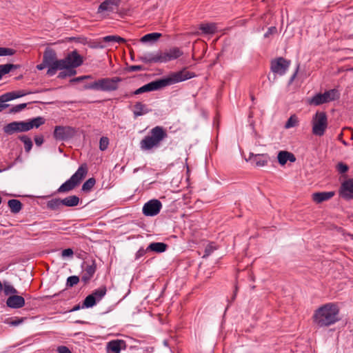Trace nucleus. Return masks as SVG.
<instances>
[{"instance_id": "46", "label": "nucleus", "mask_w": 353, "mask_h": 353, "mask_svg": "<svg viewBox=\"0 0 353 353\" xmlns=\"http://www.w3.org/2000/svg\"><path fill=\"white\" fill-rule=\"evenodd\" d=\"M4 293L6 295H8L10 294H17V290L12 285H4Z\"/></svg>"}, {"instance_id": "6", "label": "nucleus", "mask_w": 353, "mask_h": 353, "mask_svg": "<svg viewBox=\"0 0 353 353\" xmlns=\"http://www.w3.org/2000/svg\"><path fill=\"white\" fill-rule=\"evenodd\" d=\"M88 173V165L86 163L81 164L76 172L65 183H63L57 190V193L68 192L78 186L81 181L85 177Z\"/></svg>"}, {"instance_id": "24", "label": "nucleus", "mask_w": 353, "mask_h": 353, "mask_svg": "<svg viewBox=\"0 0 353 353\" xmlns=\"http://www.w3.org/2000/svg\"><path fill=\"white\" fill-rule=\"evenodd\" d=\"M199 30L203 34H214L217 31V26L215 23H201L199 26Z\"/></svg>"}, {"instance_id": "12", "label": "nucleus", "mask_w": 353, "mask_h": 353, "mask_svg": "<svg viewBox=\"0 0 353 353\" xmlns=\"http://www.w3.org/2000/svg\"><path fill=\"white\" fill-rule=\"evenodd\" d=\"M3 130L7 135L29 131L26 121H12L5 125L3 128Z\"/></svg>"}, {"instance_id": "1", "label": "nucleus", "mask_w": 353, "mask_h": 353, "mask_svg": "<svg viewBox=\"0 0 353 353\" xmlns=\"http://www.w3.org/2000/svg\"><path fill=\"white\" fill-rule=\"evenodd\" d=\"M195 77L194 72L187 70L185 68L176 72L171 73L168 77L151 81L142 87L137 89L131 94L125 93L123 94L125 99H128L132 95L140 94L144 92L160 90L168 85H170L179 82L184 81Z\"/></svg>"}, {"instance_id": "19", "label": "nucleus", "mask_w": 353, "mask_h": 353, "mask_svg": "<svg viewBox=\"0 0 353 353\" xmlns=\"http://www.w3.org/2000/svg\"><path fill=\"white\" fill-rule=\"evenodd\" d=\"M97 270V264L94 260L92 261L90 265H87L83 271V274L81 276V281L85 283H88L92 277L94 276Z\"/></svg>"}, {"instance_id": "40", "label": "nucleus", "mask_w": 353, "mask_h": 353, "mask_svg": "<svg viewBox=\"0 0 353 353\" xmlns=\"http://www.w3.org/2000/svg\"><path fill=\"white\" fill-rule=\"evenodd\" d=\"M79 282V277L78 276H70L67 279L66 287L72 288Z\"/></svg>"}, {"instance_id": "28", "label": "nucleus", "mask_w": 353, "mask_h": 353, "mask_svg": "<svg viewBox=\"0 0 353 353\" xmlns=\"http://www.w3.org/2000/svg\"><path fill=\"white\" fill-rule=\"evenodd\" d=\"M45 121V119L41 117H37L36 118H33L32 119L28 121H26L28 130H30L34 128H38L41 125L44 124Z\"/></svg>"}, {"instance_id": "4", "label": "nucleus", "mask_w": 353, "mask_h": 353, "mask_svg": "<svg viewBox=\"0 0 353 353\" xmlns=\"http://www.w3.org/2000/svg\"><path fill=\"white\" fill-rule=\"evenodd\" d=\"M122 81L119 77H106L87 83L83 86L85 90H93L103 92H112L118 90L119 83Z\"/></svg>"}, {"instance_id": "42", "label": "nucleus", "mask_w": 353, "mask_h": 353, "mask_svg": "<svg viewBox=\"0 0 353 353\" xmlns=\"http://www.w3.org/2000/svg\"><path fill=\"white\" fill-rule=\"evenodd\" d=\"M109 145V139L106 137H102L99 141V149L101 151L105 150Z\"/></svg>"}, {"instance_id": "17", "label": "nucleus", "mask_w": 353, "mask_h": 353, "mask_svg": "<svg viewBox=\"0 0 353 353\" xmlns=\"http://www.w3.org/2000/svg\"><path fill=\"white\" fill-rule=\"evenodd\" d=\"M250 161H252V162L257 167H263L268 164L270 161V157L268 154H254L252 152H250L249 154Z\"/></svg>"}, {"instance_id": "3", "label": "nucleus", "mask_w": 353, "mask_h": 353, "mask_svg": "<svg viewBox=\"0 0 353 353\" xmlns=\"http://www.w3.org/2000/svg\"><path fill=\"white\" fill-rule=\"evenodd\" d=\"M168 137L166 130L161 126L153 128L150 134L140 142V147L143 150H150L158 148L161 142Z\"/></svg>"}, {"instance_id": "2", "label": "nucleus", "mask_w": 353, "mask_h": 353, "mask_svg": "<svg viewBox=\"0 0 353 353\" xmlns=\"http://www.w3.org/2000/svg\"><path fill=\"white\" fill-rule=\"evenodd\" d=\"M339 315V308L337 305L329 303L314 310L312 321L318 328L329 327L340 320Z\"/></svg>"}, {"instance_id": "32", "label": "nucleus", "mask_w": 353, "mask_h": 353, "mask_svg": "<svg viewBox=\"0 0 353 353\" xmlns=\"http://www.w3.org/2000/svg\"><path fill=\"white\" fill-rule=\"evenodd\" d=\"M107 292V288L105 286H101L98 289L94 290L90 295H92L97 301H100Z\"/></svg>"}, {"instance_id": "62", "label": "nucleus", "mask_w": 353, "mask_h": 353, "mask_svg": "<svg viewBox=\"0 0 353 353\" xmlns=\"http://www.w3.org/2000/svg\"><path fill=\"white\" fill-rule=\"evenodd\" d=\"M343 130L349 131L350 132V138L351 139H353V129H352L351 128H344Z\"/></svg>"}, {"instance_id": "49", "label": "nucleus", "mask_w": 353, "mask_h": 353, "mask_svg": "<svg viewBox=\"0 0 353 353\" xmlns=\"http://www.w3.org/2000/svg\"><path fill=\"white\" fill-rule=\"evenodd\" d=\"M148 250H146V249H143V248H141L135 254V259L137 260L140 259L141 256L145 254L146 252Z\"/></svg>"}, {"instance_id": "25", "label": "nucleus", "mask_w": 353, "mask_h": 353, "mask_svg": "<svg viewBox=\"0 0 353 353\" xmlns=\"http://www.w3.org/2000/svg\"><path fill=\"white\" fill-rule=\"evenodd\" d=\"M150 111L151 110L148 109L146 105L143 104L142 102H136L134 105L133 110L134 117L137 118L138 117L145 114L150 112Z\"/></svg>"}, {"instance_id": "22", "label": "nucleus", "mask_w": 353, "mask_h": 353, "mask_svg": "<svg viewBox=\"0 0 353 353\" xmlns=\"http://www.w3.org/2000/svg\"><path fill=\"white\" fill-rule=\"evenodd\" d=\"M122 346L125 347V343L123 340H113L108 343L107 349L108 353H120Z\"/></svg>"}, {"instance_id": "9", "label": "nucleus", "mask_w": 353, "mask_h": 353, "mask_svg": "<svg viewBox=\"0 0 353 353\" xmlns=\"http://www.w3.org/2000/svg\"><path fill=\"white\" fill-rule=\"evenodd\" d=\"M340 93L336 89H331L325 91L323 94H316L308 100L310 105H320L339 99Z\"/></svg>"}, {"instance_id": "37", "label": "nucleus", "mask_w": 353, "mask_h": 353, "mask_svg": "<svg viewBox=\"0 0 353 353\" xmlns=\"http://www.w3.org/2000/svg\"><path fill=\"white\" fill-rule=\"evenodd\" d=\"M299 118L296 114H292L290 117L285 124V128L289 129L296 127L299 125Z\"/></svg>"}, {"instance_id": "31", "label": "nucleus", "mask_w": 353, "mask_h": 353, "mask_svg": "<svg viewBox=\"0 0 353 353\" xmlns=\"http://www.w3.org/2000/svg\"><path fill=\"white\" fill-rule=\"evenodd\" d=\"M161 37V34L159 32L149 33L142 37L140 39V41L142 43L154 42L157 41Z\"/></svg>"}, {"instance_id": "60", "label": "nucleus", "mask_w": 353, "mask_h": 353, "mask_svg": "<svg viewBox=\"0 0 353 353\" xmlns=\"http://www.w3.org/2000/svg\"><path fill=\"white\" fill-rule=\"evenodd\" d=\"M9 106V104H6L4 103H0V112L5 110L6 108Z\"/></svg>"}, {"instance_id": "39", "label": "nucleus", "mask_w": 353, "mask_h": 353, "mask_svg": "<svg viewBox=\"0 0 353 353\" xmlns=\"http://www.w3.org/2000/svg\"><path fill=\"white\" fill-rule=\"evenodd\" d=\"M288 151H280L278 154V156H277V159H278V161L279 163L281 165H285L287 161H288Z\"/></svg>"}, {"instance_id": "61", "label": "nucleus", "mask_w": 353, "mask_h": 353, "mask_svg": "<svg viewBox=\"0 0 353 353\" xmlns=\"http://www.w3.org/2000/svg\"><path fill=\"white\" fill-rule=\"evenodd\" d=\"M80 308H82L79 304H77L73 307L72 309L70 310V312H74L79 310Z\"/></svg>"}, {"instance_id": "20", "label": "nucleus", "mask_w": 353, "mask_h": 353, "mask_svg": "<svg viewBox=\"0 0 353 353\" xmlns=\"http://www.w3.org/2000/svg\"><path fill=\"white\" fill-rule=\"evenodd\" d=\"M28 93L23 90H18L5 93L0 96V103H6L11 100L23 97Z\"/></svg>"}, {"instance_id": "33", "label": "nucleus", "mask_w": 353, "mask_h": 353, "mask_svg": "<svg viewBox=\"0 0 353 353\" xmlns=\"http://www.w3.org/2000/svg\"><path fill=\"white\" fill-rule=\"evenodd\" d=\"M19 67V65H14L11 63L0 65V79H1L4 74L9 73L12 69H17Z\"/></svg>"}, {"instance_id": "56", "label": "nucleus", "mask_w": 353, "mask_h": 353, "mask_svg": "<svg viewBox=\"0 0 353 353\" xmlns=\"http://www.w3.org/2000/svg\"><path fill=\"white\" fill-rule=\"evenodd\" d=\"M46 67H48L47 65H46V63L43 62V60L42 61V63H40V64H38L37 65V68L39 70H43L44 68H46Z\"/></svg>"}, {"instance_id": "30", "label": "nucleus", "mask_w": 353, "mask_h": 353, "mask_svg": "<svg viewBox=\"0 0 353 353\" xmlns=\"http://www.w3.org/2000/svg\"><path fill=\"white\" fill-rule=\"evenodd\" d=\"M61 205H63L62 200L59 198L52 199L46 203L47 208L51 210H58Z\"/></svg>"}, {"instance_id": "36", "label": "nucleus", "mask_w": 353, "mask_h": 353, "mask_svg": "<svg viewBox=\"0 0 353 353\" xmlns=\"http://www.w3.org/2000/svg\"><path fill=\"white\" fill-rule=\"evenodd\" d=\"M97 302L98 301H97V300L92 295L89 294L84 299L83 304L81 305V307L82 308L92 307L93 306H94L97 304Z\"/></svg>"}, {"instance_id": "55", "label": "nucleus", "mask_w": 353, "mask_h": 353, "mask_svg": "<svg viewBox=\"0 0 353 353\" xmlns=\"http://www.w3.org/2000/svg\"><path fill=\"white\" fill-rule=\"evenodd\" d=\"M299 69V65H298V66H297V68H296V71H295V72H294V73L292 74V76L290 77V81H289V83H292L293 82V81L294 80V79H295V77H296V74H297V73H298Z\"/></svg>"}, {"instance_id": "57", "label": "nucleus", "mask_w": 353, "mask_h": 353, "mask_svg": "<svg viewBox=\"0 0 353 353\" xmlns=\"http://www.w3.org/2000/svg\"><path fill=\"white\" fill-rule=\"evenodd\" d=\"M67 77H68V74H67L66 70L65 71H62V72H59V74L58 75V78H59V79H65Z\"/></svg>"}, {"instance_id": "48", "label": "nucleus", "mask_w": 353, "mask_h": 353, "mask_svg": "<svg viewBox=\"0 0 353 353\" xmlns=\"http://www.w3.org/2000/svg\"><path fill=\"white\" fill-rule=\"evenodd\" d=\"M73 254H74V252H73L72 249L67 248L62 251L61 255L63 257H66V256H72L73 255Z\"/></svg>"}, {"instance_id": "26", "label": "nucleus", "mask_w": 353, "mask_h": 353, "mask_svg": "<svg viewBox=\"0 0 353 353\" xmlns=\"http://www.w3.org/2000/svg\"><path fill=\"white\" fill-rule=\"evenodd\" d=\"M168 245L165 243L162 242H154L151 243L148 248H146V250L152 251L157 253H162L164 252L167 248Z\"/></svg>"}, {"instance_id": "21", "label": "nucleus", "mask_w": 353, "mask_h": 353, "mask_svg": "<svg viewBox=\"0 0 353 353\" xmlns=\"http://www.w3.org/2000/svg\"><path fill=\"white\" fill-rule=\"evenodd\" d=\"M334 194V191L315 192L312 194V200L316 203H321L325 201L330 200Z\"/></svg>"}, {"instance_id": "58", "label": "nucleus", "mask_w": 353, "mask_h": 353, "mask_svg": "<svg viewBox=\"0 0 353 353\" xmlns=\"http://www.w3.org/2000/svg\"><path fill=\"white\" fill-rule=\"evenodd\" d=\"M84 79H85V77L83 76H81V77L74 78V79H71L70 81L71 82H79Z\"/></svg>"}, {"instance_id": "38", "label": "nucleus", "mask_w": 353, "mask_h": 353, "mask_svg": "<svg viewBox=\"0 0 353 353\" xmlns=\"http://www.w3.org/2000/svg\"><path fill=\"white\" fill-rule=\"evenodd\" d=\"M103 40L105 42L113 41V42H117V43H125L126 42V40L124 38L121 37L117 36V35H108V36L104 37Z\"/></svg>"}, {"instance_id": "29", "label": "nucleus", "mask_w": 353, "mask_h": 353, "mask_svg": "<svg viewBox=\"0 0 353 353\" xmlns=\"http://www.w3.org/2000/svg\"><path fill=\"white\" fill-rule=\"evenodd\" d=\"M8 205L10 209V211L14 214L19 212L22 208L21 202L17 199L9 200L8 202Z\"/></svg>"}, {"instance_id": "45", "label": "nucleus", "mask_w": 353, "mask_h": 353, "mask_svg": "<svg viewBox=\"0 0 353 353\" xmlns=\"http://www.w3.org/2000/svg\"><path fill=\"white\" fill-rule=\"evenodd\" d=\"M27 106V103H21V104H18V105H16L14 106H13L10 110V113H17V112H19L20 111H21L22 110H23L25 108H26Z\"/></svg>"}, {"instance_id": "47", "label": "nucleus", "mask_w": 353, "mask_h": 353, "mask_svg": "<svg viewBox=\"0 0 353 353\" xmlns=\"http://www.w3.org/2000/svg\"><path fill=\"white\" fill-rule=\"evenodd\" d=\"M143 70L144 68L142 65H130L127 68L128 72L141 71Z\"/></svg>"}, {"instance_id": "13", "label": "nucleus", "mask_w": 353, "mask_h": 353, "mask_svg": "<svg viewBox=\"0 0 353 353\" xmlns=\"http://www.w3.org/2000/svg\"><path fill=\"white\" fill-rule=\"evenodd\" d=\"M162 208V203L157 199H152L145 203L143 207V214L147 216L157 215Z\"/></svg>"}, {"instance_id": "51", "label": "nucleus", "mask_w": 353, "mask_h": 353, "mask_svg": "<svg viewBox=\"0 0 353 353\" xmlns=\"http://www.w3.org/2000/svg\"><path fill=\"white\" fill-rule=\"evenodd\" d=\"M34 141L37 146L41 145L44 141L43 136V135L36 136L34 137Z\"/></svg>"}, {"instance_id": "23", "label": "nucleus", "mask_w": 353, "mask_h": 353, "mask_svg": "<svg viewBox=\"0 0 353 353\" xmlns=\"http://www.w3.org/2000/svg\"><path fill=\"white\" fill-rule=\"evenodd\" d=\"M139 59L145 63H161L159 51L156 54H145L139 57Z\"/></svg>"}, {"instance_id": "59", "label": "nucleus", "mask_w": 353, "mask_h": 353, "mask_svg": "<svg viewBox=\"0 0 353 353\" xmlns=\"http://www.w3.org/2000/svg\"><path fill=\"white\" fill-rule=\"evenodd\" d=\"M343 133L341 132L338 136V139L342 142V143L345 145H347V143L343 139Z\"/></svg>"}, {"instance_id": "7", "label": "nucleus", "mask_w": 353, "mask_h": 353, "mask_svg": "<svg viewBox=\"0 0 353 353\" xmlns=\"http://www.w3.org/2000/svg\"><path fill=\"white\" fill-rule=\"evenodd\" d=\"M65 68L63 70H66L68 77H72L77 74L75 68L81 66L83 63V57L80 55L75 50H73L65 56L64 58Z\"/></svg>"}, {"instance_id": "64", "label": "nucleus", "mask_w": 353, "mask_h": 353, "mask_svg": "<svg viewBox=\"0 0 353 353\" xmlns=\"http://www.w3.org/2000/svg\"><path fill=\"white\" fill-rule=\"evenodd\" d=\"M237 290H238V287H237V285H236V286H235V290H234V296H233L232 299H235V296H236V294Z\"/></svg>"}, {"instance_id": "43", "label": "nucleus", "mask_w": 353, "mask_h": 353, "mask_svg": "<svg viewBox=\"0 0 353 353\" xmlns=\"http://www.w3.org/2000/svg\"><path fill=\"white\" fill-rule=\"evenodd\" d=\"M216 248L214 246L213 243H209L205 248L204 254L203 256V258L208 257L210 256Z\"/></svg>"}, {"instance_id": "50", "label": "nucleus", "mask_w": 353, "mask_h": 353, "mask_svg": "<svg viewBox=\"0 0 353 353\" xmlns=\"http://www.w3.org/2000/svg\"><path fill=\"white\" fill-rule=\"evenodd\" d=\"M57 352L59 353H72L68 347L64 345L59 346L57 348Z\"/></svg>"}, {"instance_id": "5", "label": "nucleus", "mask_w": 353, "mask_h": 353, "mask_svg": "<svg viewBox=\"0 0 353 353\" xmlns=\"http://www.w3.org/2000/svg\"><path fill=\"white\" fill-rule=\"evenodd\" d=\"M43 60L46 65H48L47 74L53 76L57 70H62L65 68L64 59H57V53L54 50L50 48H46L43 52Z\"/></svg>"}, {"instance_id": "53", "label": "nucleus", "mask_w": 353, "mask_h": 353, "mask_svg": "<svg viewBox=\"0 0 353 353\" xmlns=\"http://www.w3.org/2000/svg\"><path fill=\"white\" fill-rule=\"evenodd\" d=\"M69 41H74L75 42L84 43V39L81 37H70Z\"/></svg>"}, {"instance_id": "14", "label": "nucleus", "mask_w": 353, "mask_h": 353, "mask_svg": "<svg viewBox=\"0 0 353 353\" xmlns=\"http://www.w3.org/2000/svg\"><path fill=\"white\" fill-rule=\"evenodd\" d=\"M121 0H105L98 7L97 13L103 17H106L105 13L113 12L117 10Z\"/></svg>"}, {"instance_id": "27", "label": "nucleus", "mask_w": 353, "mask_h": 353, "mask_svg": "<svg viewBox=\"0 0 353 353\" xmlns=\"http://www.w3.org/2000/svg\"><path fill=\"white\" fill-rule=\"evenodd\" d=\"M63 205L67 206V207H74L78 205L79 203V196L76 195H72L67 196L64 199H61Z\"/></svg>"}, {"instance_id": "52", "label": "nucleus", "mask_w": 353, "mask_h": 353, "mask_svg": "<svg viewBox=\"0 0 353 353\" xmlns=\"http://www.w3.org/2000/svg\"><path fill=\"white\" fill-rule=\"evenodd\" d=\"M276 28L274 26H272L268 28V31L265 33L264 37L267 38L270 34H274L276 32Z\"/></svg>"}, {"instance_id": "41", "label": "nucleus", "mask_w": 353, "mask_h": 353, "mask_svg": "<svg viewBox=\"0 0 353 353\" xmlns=\"http://www.w3.org/2000/svg\"><path fill=\"white\" fill-rule=\"evenodd\" d=\"M16 53V50L9 48L0 47V56H12Z\"/></svg>"}, {"instance_id": "34", "label": "nucleus", "mask_w": 353, "mask_h": 353, "mask_svg": "<svg viewBox=\"0 0 353 353\" xmlns=\"http://www.w3.org/2000/svg\"><path fill=\"white\" fill-rule=\"evenodd\" d=\"M18 139L24 143L25 151L29 152L32 148V141L27 135H19Z\"/></svg>"}, {"instance_id": "15", "label": "nucleus", "mask_w": 353, "mask_h": 353, "mask_svg": "<svg viewBox=\"0 0 353 353\" xmlns=\"http://www.w3.org/2000/svg\"><path fill=\"white\" fill-rule=\"evenodd\" d=\"M339 193L341 198L347 201L353 199V178L342 183Z\"/></svg>"}, {"instance_id": "35", "label": "nucleus", "mask_w": 353, "mask_h": 353, "mask_svg": "<svg viewBox=\"0 0 353 353\" xmlns=\"http://www.w3.org/2000/svg\"><path fill=\"white\" fill-rule=\"evenodd\" d=\"M96 183V179L94 177L88 179L82 185L81 190L83 192H89L93 188Z\"/></svg>"}, {"instance_id": "8", "label": "nucleus", "mask_w": 353, "mask_h": 353, "mask_svg": "<svg viewBox=\"0 0 353 353\" xmlns=\"http://www.w3.org/2000/svg\"><path fill=\"white\" fill-rule=\"evenodd\" d=\"M312 134L315 136L324 135L327 128V117L325 112H316L312 120Z\"/></svg>"}, {"instance_id": "54", "label": "nucleus", "mask_w": 353, "mask_h": 353, "mask_svg": "<svg viewBox=\"0 0 353 353\" xmlns=\"http://www.w3.org/2000/svg\"><path fill=\"white\" fill-rule=\"evenodd\" d=\"M287 157H288V161H289L290 162H294L296 161L295 156L294 155V154H292L291 152H288V155Z\"/></svg>"}, {"instance_id": "11", "label": "nucleus", "mask_w": 353, "mask_h": 353, "mask_svg": "<svg viewBox=\"0 0 353 353\" xmlns=\"http://www.w3.org/2000/svg\"><path fill=\"white\" fill-rule=\"evenodd\" d=\"M290 65V61L280 57L271 61L270 70L274 74L283 75L288 70Z\"/></svg>"}, {"instance_id": "10", "label": "nucleus", "mask_w": 353, "mask_h": 353, "mask_svg": "<svg viewBox=\"0 0 353 353\" xmlns=\"http://www.w3.org/2000/svg\"><path fill=\"white\" fill-rule=\"evenodd\" d=\"M76 132L74 128L68 125H57L54 130L53 137L57 141H67L72 139Z\"/></svg>"}, {"instance_id": "44", "label": "nucleus", "mask_w": 353, "mask_h": 353, "mask_svg": "<svg viewBox=\"0 0 353 353\" xmlns=\"http://www.w3.org/2000/svg\"><path fill=\"white\" fill-rule=\"evenodd\" d=\"M337 171L341 174L347 172L349 170V167L343 162H339L336 165Z\"/></svg>"}, {"instance_id": "63", "label": "nucleus", "mask_w": 353, "mask_h": 353, "mask_svg": "<svg viewBox=\"0 0 353 353\" xmlns=\"http://www.w3.org/2000/svg\"><path fill=\"white\" fill-rule=\"evenodd\" d=\"M63 292V291H61V292H59V293L54 294H53V295L46 296V298H47V299H51V298H52V297H54V296H59V295L60 294H61Z\"/></svg>"}, {"instance_id": "18", "label": "nucleus", "mask_w": 353, "mask_h": 353, "mask_svg": "<svg viewBox=\"0 0 353 353\" xmlns=\"http://www.w3.org/2000/svg\"><path fill=\"white\" fill-rule=\"evenodd\" d=\"M6 305L10 308H21L25 305V299L23 296L19 295H12L6 301Z\"/></svg>"}, {"instance_id": "16", "label": "nucleus", "mask_w": 353, "mask_h": 353, "mask_svg": "<svg viewBox=\"0 0 353 353\" xmlns=\"http://www.w3.org/2000/svg\"><path fill=\"white\" fill-rule=\"evenodd\" d=\"M161 63H166L180 57L183 52L179 48H172L165 52L159 51Z\"/></svg>"}]
</instances>
